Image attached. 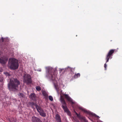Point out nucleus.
Returning <instances> with one entry per match:
<instances>
[{
  "label": "nucleus",
  "instance_id": "obj_2",
  "mask_svg": "<svg viewBox=\"0 0 122 122\" xmlns=\"http://www.w3.org/2000/svg\"><path fill=\"white\" fill-rule=\"evenodd\" d=\"M20 84V82L17 79L11 78L8 84V87L10 90L14 91L18 89Z\"/></svg>",
  "mask_w": 122,
  "mask_h": 122
},
{
  "label": "nucleus",
  "instance_id": "obj_14",
  "mask_svg": "<svg viewBox=\"0 0 122 122\" xmlns=\"http://www.w3.org/2000/svg\"><path fill=\"white\" fill-rule=\"evenodd\" d=\"M42 94L43 96H44L45 97H47L48 94L47 92H46V91H43L42 92Z\"/></svg>",
  "mask_w": 122,
  "mask_h": 122
},
{
  "label": "nucleus",
  "instance_id": "obj_12",
  "mask_svg": "<svg viewBox=\"0 0 122 122\" xmlns=\"http://www.w3.org/2000/svg\"><path fill=\"white\" fill-rule=\"evenodd\" d=\"M65 70H67L68 71H72L73 70H74V68H71L69 66L67 67L66 68H65Z\"/></svg>",
  "mask_w": 122,
  "mask_h": 122
},
{
  "label": "nucleus",
  "instance_id": "obj_5",
  "mask_svg": "<svg viewBox=\"0 0 122 122\" xmlns=\"http://www.w3.org/2000/svg\"><path fill=\"white\" fill-rule=\"evenodd\" d=\"M36 108L37 112H39L40 115L43 117H45L46 116V114L44 111L41 107L37 105H36Z\"/></svg>",
  "mask_w": 122,
  "mask_h": 122
},
{
  "label": "nucleus",
  "instance_id": "obj_24",
  "mask_svg": "<svg viewBox=\"0 0 122 122\" xmlns=\"http://www.w3.org/2000/svg\"><path fill=\"white\" fill-rule=\"evenodd\" d=\"M3 40H4L3 38L2 37L1 39V40H2V42H3Z\"/></svg>",
  "mask_w": 122,
  "mask_h": 122
},
{
  "label": "nucleus",
  "instance_id": "obj_6",
  "mask_svg": "<svg viewBox=\"0 0 122 122\" xmlns=\"http://www.w3.org/2000/svg\"><path fill=\"white\" fill-rule=\"evenodd\" d=\"M114 50H111L108 53V54L107 55L106 59L107 60L106 63L104 64V67L105 68V70H106L107 69L106 67L107 65L106 63L108 61L109 59L110 58H112V57H111L112 55L114 53Z\"/></svg>",
  "mask_w": 122,
  "mask_h": 122
},
{
  "label": "nucleus",
  "instance_id": "obj_22",
  "mask_svg": "<svg viewBox=\"0 0 122 122\" xmlns=\"http://www.w3.org/2000/svg\"><path fill=\"white\" fill-rule=\"evenodd\" d=\"M18 95L21 97H23L24 96L21 93H20L18 94Z\"/></svg>",
  "mask_w": 122,
  "mask_h": 122
},
{
  "label": "nucleus",
  "instance_id": "obj_10",
  "mask_svg": "<svg viewBox=\"0 0 122 122\" xmlns=\"http://www.w3.org/2000/svg\"><path fill=\"white\" fill-rule=\"evenodd\" d=\"M55 118L57 122H61L60 116L58 114H57L56 115Z\"/></svg>",
  "mask_w": 122,
  "mask_h": 122
},
{
  "label": "nucleus",
  "instance_id": "obj_19",
  "mask_svg": "<svg viewBox=\"0 0 122 122\" xmlns=\"http://www.w3.org/2000/svg\"><path fill=\"white\" fill-rule=\"evenodd\" d=\"M49 99L51 101H52L53 100V98L51 96H49Z\"/></svg>",
  "mask_w": 122,
  "mask_h": 122
},
{
  "label": "nucleus",
  "instance_id": "obj_21",
  "mask_svg": "<svg viewBox=\"0 0 122 122\" xmlns=\"http://www.w3.org/2000/svg\"><path fill=\"white\" fill-rule=\"evenodd\" d=\"M4 74L6 76H10L9 74L7 72H5L4 73Z\"/></svg>",
  "mask_w": 122,
  "mask_h": 122
},
{
  "label": "nucleus",
  "instance_id": "obj_20",
  "mask_svg": "<svg viewBox=\"0 0 122 122\" xmlns=\"http://www.w3.org/2000/svg\"><path fill=\"white\" fill-rule=\"evenodd\" d=\"M76 113L77 115V116L79 118H81V117L80 116V114H77L76 112H75Z\"/></svg>",
  "mask_w": 122,
  "mask_h": 122
},
{
  "label": "nucleus",
  "instance_id": "obj_27",
  "mask_svg": "<svg viewBox=\"0 0 122 122\" xmlns=\"http://www.w3.org/2000/svg\"><path fill=\"white\" fill-rule=\"evenodd\" d=\"M38 122H42L40 120Z\"/></svg>",
  "mask_w": 122,
  "mask_h": 122
},
{
  "label": "nucleus",
  "instance_id": "obj_9",
  "mask_svg": "<svg viewBox=\"0 0 122 122\" xmlns=\"http://www.w3.org/2000/svg\"><path fill=\"white\" fill-rule=\"evenodd\" d=\"M63 95L67 100L71 102V104H73L75 103V102L73 101L72 99L68 95L64 94Z\"/></svg>",
  "mask_w": 122,
  "mask_h": 122
},
{
  "label": "nucleus",
  "instance_id": "obj_25",
  "mask_svg": "<svg viewBox=\"0 0 122 122\" xmlns=\"http://www.w3.org/2000/svg\"><path fill=\"white\" fill-rule=\"evenodd\" d=\"M94 116H96L97 117H98V118H99V117L97 116L95 114H94Z\"/></svg>",
  "mask_w": 122,
  "mask_h": 122
},
{
  "label": "nucleus",
  "instance_id": "obj_8",
  "mask_svg": "<svg viewBox=\"0 0 122 122\" xmlns=\"http://www.w3.org/2000/svg\"><path fill=\"white\" fill-rule=\"evenodd\" d=\"M8 60V58L6 56L1 57L0 58V63L2 64L6 63Z\"/></svg>",
  "mask_w": 122,
  "mask_h": 122
},
{
  "label": "nucleus",
  "instance_id": "obj_17",
  "mask_svg": "<svg viewBox=\"0 0 122 122\" xmlns=\"http://www.w3.org/2000/svg\"><path fill=\"white\" fill-rule=\"evenodd\" d=\"M79 108L82 111H84L85 112H86L87 113H89V114H90V113H89V112H87V111L85 109H84L82 107H79Z\"/></svg>",
  "mask_w": 122,
  "mask_h": 122
},
{
  "label": "nucleus",
  "instance_id": "obj_7",
  "mask_svg": "<svg viewBox=\"0 0 122 122\" xmlns=\"http://www.w3.org/2000/svg\"><path fill=\"white\" fill-rule=\"evenodd\" d=\"M24 81L28 84L31 82V77L30 75L29 74H25L24 76Z\"/></svg>",
  "mask_w": 122,
  "mask_h": 122
},
{
  "label": "nucleus",
  "instance_id": "obj_1",
  "mask_svg": "<svg viewBox=\"0 0 122 122\" xmlns=\"http://www.w3.org/2000/svg\"><path fill=\"white\" fill-rule=\"evenodd\" d=\"M46 68L47 70V72H47L46 76L47 78L51 79L52 81H53L55 88L56 90L57 93L59 94V93L60 88L58 85L55 84L56 82H55L56 80V75L54 74L53 75L52 72L54 70L55 71L56 70L57 67L55 68V70L51 67H46Z\"/></svg>",
  "mask_w": 122,
  "mask_h": 122
},
{
  "label": "nucleus",
  "instance_id": "obj_3",
  "mask_svg": "<svg viewBox=\"0 0 122 122\" xmlns=\"http://www.w3.org/2000/svg\"><path fill=\"white\" fill-rule=\"evenodd\" d=\"M8 64L9 66L11 69H16L19 66L18 60L14 58H10L9 60Z\"/></svg>",
  "mask_w": 122,
  "mask_h": 122
},
{
  "label": "nucleus",
  "instance_id": "obj_11",
  "mask_svg": "<svg viewBox=\"0 0 122 122\" xmlns=\"http://www.w3.org/2000/svg\"><path fill=\"white\" fill-rule=\"evenodd\" d=\"M40 119L38 118L35 117H32V122H38Z\"/></svg>",
  "mask_w": 122,
  "mask_h": 122
},
{
  "label": "nucleus",
  "instance_id": "obj_29",
  "mask_svg": "<svg viewBox=\"0 0 122 122\" xmlns=\"http://www.w3.org/2000/svg\"><path fill=\"white\" fill-rule=\"evenodd\" d=\"M2 71H3L2 70L1 71H0L1 72H2Z\"/></svg>",
  "mask_w": 122,
  "mask_h": 122
},
{
  "label": "nucleus",
  "instance_id": "obj_18",
  "mask_svg": "<svg viewBox=\"0 0 122 122\" xmlns=\"http://www.w3.org/2000/svg\"><path fill=\"white\" fill-rule=\"evenodd\" d=\"M36 88L37 91H39L41 90V87L39 86H36Z\"/></svg>",
  "mask_w": 122,
  "mask_h": 122
},
{
  "label": "nucleus",
  "instance_id": "obj_4",
  "mask_svg": "<svg viewBox=\"0 0 122 122\" xmlns=\"http://www.w3.org/2000/svg\"><path fill=\"white\" fill-rule=\"evenodd\" d=\"M60 100L62 104V107L65 112H66L68 115H70L71 114L70 113L67 107L64 99L63 97H62L61 96Z\"/></svg>",
  "mask_w": 122,
  "mask_h": 122
},
{
  "label": "nucleus",
  "instance_id": "obj_26",
  "mask_svg": "<svg viewBox=\"0 0 122 122\" xmlns=\"http://www.w3.org/2000/svg\"><path fill=\"white\" fill-rule=\"evenodd\" d=\"M37 71H41V69H40L39 70H37Z\"/></svg>",
  "mask_w": 122,
  "mask_h": 122
},
{
  "label": "nucleus",
  "instance_id": "obj_13",
  "mask_svg": "<svg viewBox=\"0 0 122 122\" xmlns=\"http://www.w3.org/2000/svg\"><path fill=\"white\" fill-rule=\"evenodd\" d=\"M30 98L32 99H34L36 97V95L34 93L31 94L29 97Z\"/></svg>",
  "mask_w": 122,
  "mask_h": 122
},
{
  "label": "nucleus",
  "instance_id": "obj_15",
  "mask_svg": "<svg viewBox=\"0 0 122 122\" xmlns=\"http://www.w3.org/2000/svg\"><path fill=\"white\" fill-rule=\"evenodd\" d=\"M9 121L10 122H16V119L13 118L11 119H10Z\"/></svg>",
  "mask_w": 122,
  "mask_h": 122
},
{
  "label": "nucleus",
  "instance_id": "obj_30",
  "mask_svg": "<svg viewBox=\"0 0 122 122\" xmlns=\"http://www.w3.org/2000/svg\"><path fill=\"white\" fill-rule=\"evenodd\" d=\"M63 86H64V85H63Z\"/></svg>",
  "mask_w": 122,
  "mask_h": 122
},
{
  "label": "nucleus",
  "instance_id": "obj_23",
  "mask_svg": "<svg viewBox=\"0 0 122 122\" xmlns=\"http://www.w3.org/2000/svg\"><path fill=\"white\" fill-rule=\"evenodd\" d=\"M63 69H60V70L59 71H60V73L61 71H62Z\"/></svg>",
  "mask_w": 122,
  "mask_h": 122
},
{
  "label": "nucleus",
  "instance_id": "obj_16",
  "mask_svg": "<svg viewBox=\"0 0 122 122\" xmlns=\"http://www.w3.org/2000/svg\"><path fill=\"white\" fill-rule=\"evenodd\" d=\"M80 75V74L79 73L76 74L74 75V77L75 78H77L78 77H79Z\"/></svg>",
  "mask_w": 122,
  "mask_h": 122
},
{
  "label": "nucleus",
  "instance_id": "obj_28",
  "mask_svg": "<svg viewBox=\"0 0 122 122\" xmlns=\"http://www.w3.org/2000/svg\"><path fill=\"white\" fill-rule=\"evenodd\" d=\"M2 81V79H1V80H0V81Z\"/></svg>",
  "mask_w": 122,
  "mask_h": 122
}]
</instances>
